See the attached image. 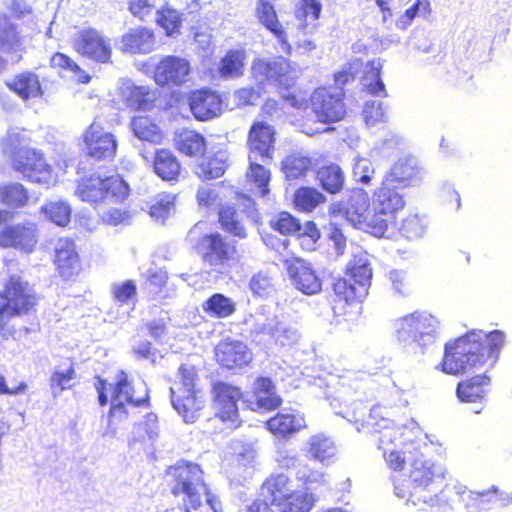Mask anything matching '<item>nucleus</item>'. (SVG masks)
<instances>
[{"label":"nucleus","instance_id":"1","mask_svg":"<svg viewBox=\"0 0 512 512\" xmlns=\"http://www.w3.org/2000/svg\"><path fill=\"white\" fill-rule=\"evenodd\" d=\"M504 343L505 335L500 330H470L445 343L439 368L448 375L461 376L486 364L493 366Z\"/></svg>","mask_w":512,"mask_h":512},{"label":"nucleus","instance_id":"2","mask_svg":"<svg viewBox=\"0 0 512 512\" xmlns=\"http://www.w3.org/2000/svg\"><path fill=\"white\" fill-rule=\"evenodd\" d=\"M94 380L99 405L104 407L111 402L107 413V427L103 432L104 436H114L120 425L128 419L127 406L135 408H148L150 406L148 390H144L142 394L137 395L133 381L124 370L118 371L115 381L111 384L98 375L95 376Z\"/></svg>","mask_w":512,"mask_h":512},{"label":"nucleus","instance_id":"3","mask_svg":"<svg viewBox=\"0 0 512 512\" xmlns=\"http://www.w3.org/2000/svg\"><path fill=\"white\" fill-rule=\"evenodd\" d=\"M372 271L368 263L354 262L343 276L332 283L334 298L331 308L338 322L356 320L362 309V300L368 294Z\"/></svg>","mask_w":512,"mask_h":512},{"label":"nucleus","instance_id":"4","mask_svg":"<svg viewBox=\"0 0 512 512\" xmlns=\"http://www.w3.org/2000/svg\"><path fill=\"white\" fill-rule=\"evenodd\" d=\"M40 297L34 285L17 274L9 275L0 290V335L12 336L15 328L11 320L35 314Z\"/></svg>","mask_w":512,"mask_h":512},{"label":"nucleus","instance_id":"5","mask_svg":"<svg viewBox=\"0 0 512 512\" xmlns=\"http://www.w3.org/2000/svg\"><path fill=\"white\" fill-rule=\"evenodd\" d=\"M439 477L435 464L422 453H416L407 478L395 481L394 490L398 497L413 505L432 504L437 497L434 486Z\"/></svg>","mask_w":512,"mask_h":512},{"label":"nucleus","instance_id":"6","mask_svg":"<svg viewBox=\"0 0 512 512\" xmlns=\"http://www.w3.org/2000/svg\"><path fill=\"white\" fill-rule=\"evenodd\" d=\"M165 479L173 496L183 495L185 512H197L203 506L201 490H206L204 472L197 463L179 460L165 470Z\"/></svg>","mask_w":512,"mask_h":512},{"label":"nucleus","instance_id":"7","mask_svg":"<svg viewBox=\"0 0 512 512\" xmlns=\"http://www.w3.org/2000/svg\"><path fill=\"white\" fill-rule=\"evenodd\" d=\"M198 380L194 366L181 364L178 368V380L170 388L172 406L186 423L196 422L205 407Z\"/></svg>","mask_w":512,"mask_h":512},{"label":"nucleus","instance_id":"8","mask_svg":"<svg viewBox=\"0 0 512 512\" xmlns=\"http://www.w3.org/2000/svg\"><path fill=\"white\" fill-rule=\"evenodd\" d=\"M387 412L380 406L370 410L366 424L371 433L377 435L378 448L386 451L389 448H403L413 445L415 430L407 425L395 424L386 417Z\"/></svg>","mask_w":512,"mask_h":512},{"label":"nucleus","instance_id":"9","mask_svg":"<svg viewBox=\"0 0 512 512\" xmlns=\"http://www.w3.org/2000/svg\"><path fill=\"white\" fill-rule=\"evenodd\" d=\"M11 165L30 182L47 187L56 182L52 166L47 162L44 154L36 149L29 147L15 149L12 152Z\"/></svg>","mask_w":512,"mask_h":512},{"label":"nucleus","instance_id":"10","mask_svg":"<svg viewBox=\"0 0 512 512\" xmlns=\"http://www.w3.org/2000/svg\"><path fill=\"white\" fill-rule=\"evenodd\" d=\"M243 398L242 389L223 380L211 384V400L214 416L230 429L240 427L242 420L238 402Z\"/></svg>","mask_w":512,"mask_h":512},{"label":"nucleus","instance_id":"11","mask_svg":"<svg viewBox=\"0 0 512 512\" xmlns=\"http://www.w3.org/2000/svg\"><path fill=\"white\" fill-rule=\"evenodd\" d=\"M129 190L128 184L118 175L101 178L93 174L79 181L76 194L83 201L97 203L109 197L123 200L128 196Z\"/></svg>","mask_w":512,"mask_h":512},{"label":"nucleus","instance_id":"12","mask_svg":"<svg viewBox=\"0 0 512 512\" xmlns=\"http://www.w3.org/2000/svg\"><path fill=\"white\" fill-rule=\"evenodd\" d=\"M296 479L304 488L295 491L291 496L278 505L279 512H311L317 501L312 489L326 484L325 474L319 470L304 466L296 473Z\"/></svg>","mask_w":512,"mask_h":512},{"label":"nucleus","instance_id":"13","mask_svg":"<svg viewBox=\"0 0 512 512\" xmlns=\"http://www.w3.org/2000/svg\"><path fill=\"white\" fill-rule=\"evenodd\" d=\"M294 72L291 61L283 56L256 58L250 67L251 79L259 88L268 83H275L280 89L291 88Z\"/></svg>","mask_w":512,"mask_h":512},{"label":"nucleus","instance_id":"14","mask_svg":"<svg viewBox=\"0 0 512 512\" xmlns=\"http://www.w3.org/2000/svg\"><path fill=\"white\" fill-rule=\"evenodd\" d=\"M9 14H0V52L11 53L22 45L19 26L12 19H22L32 14V6L26 0H10ZM5 67V60L0 56V71Z\"/></svg>","mask_w":512,"mask_h":512},{"label":"nucleus","instance_id":"15","mask_svg":"<svg viewBox=\"0 0 512 512\" xmlns=\"http://www.w3.org/2000/svg\"><path fill=\"white\" fill-rule=\"evenodd\" d=\"M192 73L188 59L177 55H164L153 69V80L160 88L174 89L185 86Z\"/></svg>","mask_w":512,"mask_h":512},{"label":"nucleus","instance_id":"16","mask_svg":"<svg viewBox=\"0 0 512 512\" xmlns=\"http://www.w3.org/2000/svg\"><path fill=\"white\" fill-rule=\"evenodd\" d=\"M72 47L76 53L96 63L108 64L112 62L113 47L111 41L98 29L83 28L73 39Z\"/></svg>","mask_w":512,"mask_h":512},{"label":"nucleus","instance_id":"17","mask_svg":"<svg viewBox=\"0 0 512 512\" xmlns=\"http://www.w3.org/2000/svg\"><path fill=\"white\" fill-rule=\"evenodd\" d=\"M85 155L94 161L113 160L117 152V139L95 119L83 132Z\"/></svg>","mask_w":512,"mask_h":512},{"label":"nucleus","instance_id":"18","mask_svg":"<svg viewBox=\"0 0 512 512\" xmlns=\"http://www.w3.org/2000/svg\"><path fill=\"white\" fill-rule=\"evenodd\" d=\"M312 112L322 124H332L343 120L346 116L344 93H333L326 87H318L310 97Z\"/></svg>","mask_w":512,"mask_h":512},{"label":"nucleus","instance_id":"19","mask_svg":"<svg viewBox=\"0 0 512 512\" xmlns=\"http://www.w3.org/2000/svg\"><path fill=\"white\" fill-rule=\"evenodd\" d=\"M214 359L222 370L238 371L251 365L253 353L244 342L227 337L215 345Z\"/></svg>","mask_w":512,"mask_h":512},{"label":"nucleus","instance_id":"20","mask_svg":"<svg viewBox=\"0 0 512 512\" xmlns=\"http://www.w3.org/2000/svg\"><path fill=\"white\" fill-rule=\"evenodd\" d=\"M52 262L57 276L65 282L76 281L84 270L76 244L69 238L58 242Z\"/></svg>","mask_w":512,"mask_h":512},{"label":"nucleus","instance_id":"21","mask_svg":"<svg viewBox=\"0 0 512 512\" xmlns=\"http://www.w3.org/2000/svg\"><path fill=\"white\" fill-rule=\"evenodd\" d=\"M275 2L276 0H257L255 18L261 26L277 39L283 52L290 56L292 45L289 42L288 32L278 17Z\"/></svg>","mask_w":512,"mask_h":512},{"label":"nucleus","instance_id":"22","mask_svg":"<svg viewBox=\"0 0 512 512\" xmlns=\"http://www.w3.org/2000/svg\"><path fill=\"white\" fill-rule=\"evenodd\" d=\"M396 186L382 180L375 192L374 214L376 224H389L395 222L397 213L405 206L403 196L396 191Z\"/></svg>","mask_w":512,"mask_h":512},{"label":"nucleus","instance_id":"23","mask_svg":"<svg viewBox=\"0 0 512 512\" xmlns=\"http://www.w3.org/2000/svg\"><path fill=\"white\" fill-rule=\"evenodd\" d=\"M188 104L192 115L199 121L213 119L219 116L223 109L221 93L211 88L190 91Z\"/></svg>","mask_w":512,"mask_h":512},{"label":"nucleus","instance_id":"24","mask_svg":"<svg viewBox=\"0 0 512 512\" xmlns=\"http://www.w3.org/2000/svg\"><path fill=\"white\" fill-rule=\"evenodd\" d=\"M435 332L434 319L424 312L415 311L398 320L397 336L402 341L421 343Z\"/></svg>","mask_w":512,"mask_h":512},{"label":"nucleus","instance_id":"25","mask_svg":"<svg viewBox=\"0 0 512 512\" xmlns=\"http://www.w3.org/2000/svg\"><path fill=\"white\" fill-rule=\"evenodd\" d=\"M274 143V128L263 121L253 122L247 136L249 159H251V154H255L265 163H270L273 159Z\"/></svg>","mask_w":512,"mask_h":512},{"label":"nucleus","instance_id":"26","mask_svg":"<svg viewBox=\"0 0 512 512\" xmlns=\"http://www.w3.org/2000/svg\"><path fill=\"white\" fill-rule=\"evenodd\" d=\"M198 247L203 260L210 265L227 264L237 253L235 245L224 241L218 233L202 236L199 239Z\"/></svg>","mask_w":512,"mask_h":512},{"label":"nucleus","instance_id":"27","mask_svg":"<svg viewBox=\"0 0 512 512\" xmlns=\"http://www.w3.org/2000/svg\"><path fill=\"white\" fill-rule=\"evenodd\" d=\"M464 501L467 512H482L493 506L509 505L512 503V496L499 487L492 486L483 491H468Z\"/></svg>","mask_w":512,"mask_h":512},{"label":"nucleus","instance_id":"28","mask_svg":"<svg viewBox=\"0 0 512 512\" xmlns=\"http://www.w3.org/2000/svg\"><path fill=\"white\" fill-rule=\"evenodd\" d=\"M121 51L126 54H147L156 46L155 31L146 26L130 28L120 38Z\"/></svg>","mask_w":512,"mask_h":512},{"label":"nucleus","instance_id":"29","mask_svg":"<svg viewBox=\"0 0 512 512\" xmlns=\"http://www.w3.org/2000/svg\"><path fill=\"white\" fill-rule=\"evenodd\" d=\"M490 385L491 378L486 373L467 377L458 382L456 397L461 403L482 404L486 401Z\"/></svg>","mask_w":512,"mask_h":512},{"label":"nucleus","instance_id":"30","mask_svg":"<svg viewBox=\"0 0 512 512\" xmlns=\"http://www.w3.org/2000/svg\"><path fill=\"white\" fill-rule=\"evenodd\" d=\"M287 270L293 285L303 294L313 295L321 291L322 281L309 263L295 259Z\"/></svg>","mask_w":512,"mask_h":512},{"label":"nucleus","instance_id":"31","mask_svg":"<svg viewBox=\"0 0 512 512\" xmlns=\"http://www.w3.org/2000/svg\"><path fill=\"white\" fill-rule=\"evenodd\" d=\"M421 180V167L413 157L399 158L383 177L385 183L405 188Z\"/></svg>","mask_w":512,"mask_h":512},{"label":"nucleus","instance_id":"32","mask_svg":"<svg viewBox=\"0 0 512 512\" xmlns=\"http://www.w3.org/2000/svg\"><path fill=\"white\" fill-rule=\"evenodd\" d=\"M217 214L219 224H255L259 221L255 204L249 199L234 204H219Z\"/></svg>","mask_w":512,"mask_h":512},{"label":"nucleus","instance_id":"33","mask_svg":"<svg viewBox=\"0 0 512 512\" xmlns=\"http://www.w3.org/2000/svg\"><path fill=\"white\" fill-rule=\"evenodd\" d=\"M255 409L263 411H273L279 408L283 402L277 393L276 385L270 377L259 376L254 380L252 390Z\"/></svg>","mask_w":512,"mask_h":512},{"label":"nucleus","instance_id":"34","mask_svg":"<svg viewBox=\"0 0 512 512\" xmlns=\"http://www.w3.org/2000/svg\"><path fill=\"white\" fill-rule=\"evenodd\" d=\"M173 142L175 149L189 158H201L207 151L205 136L193 129L182 128L175 132Z\"/></svg>","mask_w":512,"mask_h":512},{"label":"nucleus","instance_id":"35","mask_svg":"<svg viewBox=\"0 0 512 512\" xmlns=\"http://www.w3.org/2000/svg\"><path fill=\"white\" fill-rule=\"evenodd\" d=\"M307 427L301 414L280 411L266 421V428L278 438H289Z\"/></svg>","mask_w":512,"mask_h":512},{"label":"nucleus","instance_id":"36","mask_svg":"<svg viewBox=\"0 0 512 512\" xmlns=\"http://www.w3.org/2000/svg\"><path fill=\"white\" fill-rule=\"evenodd\" d=\"M153 170L163 181L177 182L181 176L182 164L173 151L161 148L154 153Z\"/></svg>","mask_w":512,"mask_h":512},{"label":"nucleus","instance_id":"37","mask_svg":"<svg viewBox=\"0 0 512 512\" xmlns=\"http://www.w3.org/2000/svg\"><path fill=\"white\" fill-rule=\"evenodd\" d=\"M261 490L276 507L296 491L292 489V479L282 472L270 474L263 481Z\"/></svg>","mask_w":512,"mask_h":512},{"label":"nucleus","instance_id":"38","mask_svg":"<svg viewBox=\"0 0 512 512\" xmlns=\"http://www.w3.org/2000/svg\"><path fill=\"white\" fill-rule=\"evenodd\" d=\"M36 244L34 233L26 226H5L0 232V247H14L26 252Z\"/></svg>","mask_w":512,"mask_h":512},{"label":"nucleus","instance_id":"39","mask_svg":"<svg viewBox=\"0 0 512 512\" xmlns=\"http://www.w3.org/2000/svg\"><path fill=\"white\" fill-rule=\"evenodd\" d=\"M6 86L23 100L40 97L43 94L40 80L32 71L16 74L10 81L6 82Z\"/></svg>","mask_w":512,"mask_h":512},{"label":"nucleus","instance_id":"40","mask_svg":"<svg viewBox=\"0 0 512 512\" xmlns=\"http://www.w3.org/2000/svg\"><path fill=\"white\" fill-rule=\"evenodd\" d=\"M307 451L312 459L323 465H330L337 457L334 441L324 433H318L309 438Z\"/></svg>","mask_w":512,"mask_h":512},{"label":"nucleus","instance_id":"41","mask_svg":"<svg viewBox=\"0 0 512 512\" xmlns=\"http://www.w3.org/2000/svg\"><path fill=\"white\" fill-rule=\"evenodd\" d=\"M126 107L132 111L149 110L154 105V94L147 86L130 84L123 90Z\"/></svg>","mask_w":512,"mask_h":512},{"label":"nucleus","instance_id":"42","mask_svg":"<svg viewBox=\"0 0 512 512\" xmlns=\"http://www.w3.org/2000/svg\"><path fill=\"white\" fill-rule=\"evenodd\" d=\"M243 49H230L220 59L217 71L222 78L231 79L243 76L246 62Z\"/></svg>","mask_w":512,"mask_h":512},{"label":"nucleus","instance_id":"43","mask_svg":"<svg viewBox=\"0 0 512 512\" xmlns=\"http://www.w3.org/2000/svg\"><path fill=\"white\" fill-rule=\"evenodd\" d=\"M30 200L28 189L21 183H0V204L10 209H21Z\"/></svg>","mask_w":512,"mask_h":512},{"label":"nucleus","instance_id":"44","mask_svg":"<svg viewBox=\"0 0 512 512\" xmlns=\"http://www.w3.org/2000/svg\"><path fill=\"white\" fill-rule=\"evenodd\" d=\"M203 312L215 319H225L236 311L235 302L222 293H214L202 303Z\"/></svg>","mask_w":512,"mask_h":512},{"label":"nucleus","instance_id":"45","mask_svg":"<svg viewBox=\"0 0 512 512\" xmlns=\"http://www.w3.org/2000/svg\"><path fill=\"white\" fill-rule=\"evenodd\" d=\"M328 216L331 220L347 224H361L364 221L363 210L351 200L332 202L328 207Z\"/></svg>","mask_w":512,"mask_h":512},{"label":"nucleus","instance_id":"46","mask_svg":"<svg viewBox=\"0 0 512 512\" xmlns=\"http://www.w3.org/2000/svg\"><path fill=\"white\" fill-rule=\"evenodd\" d=\"M131 129L134 135L141 141L152 144H160L164 135L158 125L148 116L138 115L131 120Z\"/></svg>","mask_w":512,"mask_h":512},{"label":"nucleus","instance_id":"47","mask_svg":"<svg viewBox=\"0 0 512 512\" xmlns=\"http://www.w3.org/2000/svg\"><path fill=\"white\" fill-rule=\"evenodd\" d=\"M312 168L311 158L300 152L288 154L282 161L281 170L288 180L304 178Z\"/></svg>","mask_w":512,"mask_h":512},{"label":"nucleus","instance_id":"48","mask_svg":"<svg viewBox=\"0 0 512 512\" xmlns=\"http://www.w3.org/2000/svg\"><path fill=\"white\" fill-rule=\"evenodd\" d=\"M156 24L164 30L167 37L181 33L183 17L182 13L165 3L156 11Z\"/></svg>","mask_w":512,"mask_h":512},{"label":"nucleus","instance_id":"49","mask_svg":"<svg viewBox=\"0 0 512 512\" xmlns=\"http://www.w3.org/2000/svg\"><path fill=\"white\" fill-rule=\"evenodd\" d=\"M49 64L52 69L57 70L58 72L72 74L77 83L87 84L91 80V76L88 75L77 62H75L65 53H53L50 57Z\"/></svg>","mask_w":512,"mask_h":512},{"label":"nucleus","instance_id":"50","mask_svg":"<svg viewBox=\"0 0 512 512\" xmlns=\"http://www.w3.org/2000/svg\"><path fill=\"white\" fill-rule=\"evenodd\" d=\"M294 208L300 212L310 213L317 206L326 202L323 193L312 186H301L293 195Z\"/></svg>","mask_w":512,"mask_h":512},{"label":"nucleus","instance_id":"51","mask_svg":"<svg viewBox=\"0 0 512 512\" xmlns=\"http://www.w3.org/2000/svg\"><path fill=\"white\" fill-rule=\"evenodd\" d=\"M227 168V158L222 153L217 152L197 165L196 174L202 181H210L222 177Z\"/></svg>","mask_w":512,"mask_h":512},{"label":"nucleus","instance_id":"52","mask_svg":"<svg viewBox=\"0 0 512 512\" xmlns=\"http://www.w3.org/2000/svg\"><path fill=\"white\" fill-rule=\"evenodd\" d=\"M317 179L320 186L330 194L339 193L344 186L345 176L337 164H329L320 167L317 171Z\"/></svg>","mask_w":512,"mask_h":512},{"label":"nucleus","instance_id":"53","mask_svg":"<svg viewBox=\"0 0 512 512\" xmlns=\"http://www.w3.org/2000/svg\"><path fill=\"white\" fill-rule=\"evenodd\" d=\"M40 213L43 220L51 224H69L72 218V208L63 200L45 202L40 208Z\"/></svg>","mask_w":512,"mask_h":512},{"label":"nucleus","instance_id":"54","mask_svg":"<svg viewBox=\"0 0 512 512\" xmlns=\"http://www.w3.org/2000/svg\"><path fill=\"white\" fill-rule=\"evenodd\" d=\"M259 233L267 246L279 250L288 246L291 239V226H262Z\"/></svg>","mask_w":512,"mask_h":512},{"label":"nucleus","instance_id":"55","mask_svg":"<svg viewBox=\"0 0 512 512\" xmlns=\"http://www.w3.org/2000/svg\"><path fill=\"white\" fill-rule=\"evenodd\" d=\"M381 70V65H376L374 61H370L368 63V70L363 76V79L366 81L364 88L372 96H387L384 82L381 79Z\"/></svg>","mask_w":512,"mask_h":512},{"label":"nucleus","instance_id":"56","mask_svg":"<svg viewBox=\"0 0 512 512\" xmlns=\"http://www.w3.org/2000/svg\"><path fill=\"white\" fill-rule=\"evenodd\" d=\"M168 282V274L164 270H149L145 277L144 290L150 299L157 297L166 298L162 295Z\"/></svg>","mask_w":512,"mask_h":512},{"label":"nucleus","instance_id":"57","mask_svg":"<svg viewBox=\"0 0 512 512\" xmlns=\"http://www.w3.org/2000/svg\"><path fill=\"white\" fill-rule=\"evenodd\" d=\"M246 177L259 189L262 196L268 195V185L271 179V172L268 168L250 159Z\"/></svg>","mask_w":512,"mask_h":512},{"label":"nucleus","instance_id":"58","mask_svg":"<svg viewBox=\"0 0 512 512\" xmlns=\"http://www.w3.org/2000/svg\"><path fill=\"white\" fill-rule=\"evenodd\" d=\"M298 242L303 250L311 251L320 238L317 226H291V239Z\"/></svg>","mask_w":512,"mask_h":512},{"label":"nucleus","instance_id":"59","mask_svg":"<svg viewBox=\"0 0 512 512\" xmlns=\"http://www.w3.org/2000/svg\"><path fill=\"white\" fill-rule=\"evenodd\" d=\"M283 90V100L288 102L292 107L297 109H304L308 107L311 95L307 89L296 85V76L294 74L293 86Z\"/></svg>","mask_w":512,"mask_h":512},{"label":"nucleus","instance_id":"60","mask_svg":"<svg viewBox=\"0 0 512 512\" xmlns=\"http://www.w3.org/2000/svg\"><path fill=\"white\" fill-rule=\"evenodd\" d=\"M249 287L255 295L266 297L275 290V281L269 273L259 271L251 278Z\"/></svg>","mask_w":512,"mask_h":512},{"label":"nucleus","instance_id":"61","mask_svg":"<svg viewBox=\"0 0 512 512\" xmlns=\"http://www.w3.org/2000/svg\"><path fill=\"white\" fill-rule=\"evenodd\" d=\"M322 12V3L320 0H299L295 14L301 21H317Z\"/></svg>","mask_w":512,"mask_h":512},{"label":"nucleus","instance_id":"62","mask_svg":"<svg viewBox=\"0 0 512 512\" xmlns=\"http://www.w3.org/2000/svg\"><path fill=\"white\" fill-rule=\"evenodd\" d=\"M76 378L75 365H71L65 371L55 370L50 377V387L58 391L70 389V382Z\"/></svg>","mask_w":512,"mask_h":512},{"label":"nucleus","instance_id":"63","mask_svg":"<svg viewBox=\"0 0 512 512\" xmlns=\"http://www.w3.org/2000/svg\"><path fill=\"white\" fill-rule=\"evenodd\" d=\"M174 211V201L169 198H161L149 207L148 213L154 221H165Z\"/></svg>","mask_w":512,"mask_h":512},{"label":"nucleus","instance_id":"64","mask_svg":"<svg viewBox=\"0 0 512 512\" xmlns=\"http://www.w3.org/2000/svg\"><path fill=\"white\" fill-rule=\"evenodd\" d=\"M137 294V287L134 281L126 280L117 284L112 289L113 299L120 305L127 304Z\"/></svg>","mask_w":512,"mask_h":512}]
</instances>
